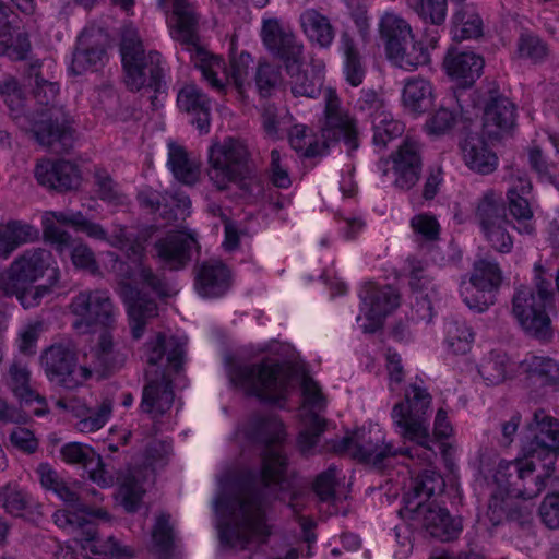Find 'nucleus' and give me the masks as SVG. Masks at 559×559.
<instances>
[{"label":"nucleus","instance_id":"nucleus-1","mask_svg":"<svg viewBox=\"0 0 559 559\" xmlns=\"http://www.w3.org/2000/svg\"><path fill=\"white\" fill-rule=\"evenodd\" d=\"M248 439L264 444L262 468L259 474L250 473L239 495L233 501L235 521L221 528L223 543L235 549H253L264 544L271 534L266 524V499L264 490L272 486L284 490L290 487L286 476L287 459L281 443L284 427L274 415L255 416L247 425Z\"/></svg>","mask_w":559,"mask_h":559},{"label":"nucleus","instance_id":"nucleus-2","mask_svg":"<svg viewBox=\"0 0 559 559\" xmlns=\"http://www.w3.org/2000/svg\"><path fill=\"white\" fill-rule=\"evenodd\" d=\"M35 88L32 99H27L19 83L8 78L0 83V95L7 104L17 127L33 134L43 146L59 152L57 145L64 140L68 130V116L58 99L59 85L43 78L34 66Z\"/></svg>","mask_w":559,"mask_h":559},{"label":"nucleus","instance_id":"nucleus-3","mask_svg":"<svg viewBox=\"0 0 559 559\" xmlns=\"http://www.w3.org/2000/svg\"><path fill=\"white\" fill-rule=\"evenodd\" d=\"M479 473L490 488V499L486 516L492 525L501 523L506 516V497L533 499L555 476V461L551 455L540 459L528 453L525 457L512 461H480Z\"/></svg>","mask_w":559,"mask_h":559},{"label":"nucleus","instance_id":"nucleus-4","mask_svg":"<svg viewBox=\"0 0 559 559\" xmlns=\"http://www.w3.org/2000/svg\"><path fill=\"white\" fill-rule=\"evenodd\" d=\"M107 257L110 272L119 277L122 285L121 295L127 304L132 336L139 340L147 321L156 317L158 311L156 302L142 294L141 289L148 288L158 296H166V285L151 267L141 262H135L134 266H131L114 252H108Z\"/></svg>","mask_w":559,"mask_h":559},{"label":"nucleus","instance_id":"nucleus-5","mask_svg":"<svg viewBox=\"0 0 559 559\" xmlns=\"http://www.w3.org/2000/svg\"><path fill=\"white\" fill-rule=\"evenodd\" d=\"M443 489L444 480L441 475L426 468L412 479L403 501L405 510L413 514L431 537L450 542L462 531L461 521L452 518L447 509L429 502L433 495L442 492Z\"/></svg>","mask_w":559,"mask_h":559},{"label":"nucleus","instance_id":"nucleus-6","mask_svg":"<svg viewBox=\"0 0 559 559\" xmlns=\"http://www.w3.org/2000/svg\"><path fill=\"white\" fill-rule=\"evenodd\" d=\"M405 399L406 404L396 403L392 409L394 429L403 439L416 443L407 451L409 459L416 456L421 463L430 464L437 455L430 445L432 438L428 423L431 395L427 389L413 383L406 390Z\"/></svg>","mask_w":559,"mask_h":559},{"label":"nucleus","instance_id":"nucleus-7","mask_svg":"<svg viewBox=\"0 0 559 559\" xmlns=\"http://www.w3.org/2000/svg\"><path fill=\"white\" fill-rule=\"evenodd\" d=\"M227 376L231 384L245 394L269 402L284 400L292 382L290 370L273 359L230 365Z\"/></svg>","mask_w":559,"mask_h":559},{"label":"nucleus","instance_id":"nucleus-8","mask_svg":"<svg viewBox=\"0 0 559 559\" xmlns=\"http://www.w3.org/2000/svg\"><path fill=\"white\" fill-rule=\"evenodd\" d=\"M120 53L124 70V81L131 91L160 87L165 62L159 52H145L138 29L131 25L124 26L121 33Z\"/></svg>","mask_w":559,"mask_h":559},{"label":"nucleus","instance_id":"nucleus-9","mask_svg":"<svg viewBox=\"0 0 559 559\" xmlns=\"http://www.w3.org/2000/svg\"><path fill=\"white\" fill-rule=\"evenodd\" d=\"M534 282L536 294L530 287H520L513 296V314L520 325L530 334L545 338L550 332L547 308L552 306V276L540 265H535Z\"/></svg>","mask_w":559,"mask_h":559},{"label":"nucleus","instance_id":"nucleus-10","mask_svg":"<svg viewBox=\"0 0 559 559\" xmlns=\"http://www.w3.org/2000/svg\"><path fill=\"white\" fill-rule=\"evenodd\" d=\"M181 25L176 27L175 38L186 46L191 62L201 74L203 81L216 93L226 94L229 86L228 66L225 60L202 47L195 32L197 17L186 13Z\"/></svg>","mask_w":559,"mask_h":559},{"label":"nucleus","instance_id":"nucleus-11","mask_svg":"<svg viewBox=\"0 0 559 559\" xmlns=\"http://www.w3.org/2000/svg\"><path fill=\"white\" fill-rule=\"evenodd\" d=\"M82 511V514L56 511L53 522L62 530L81 532V546L90 559H108L114 555L126 554L112 536L102 539L97 534L95 521L108 522L110 516L107 511L100 508H96L93 513Z\"/></svg>","mask_w":559,"mask_h":559},{"label":"nucleus","instance_id":"nucleus-12","mask_svg":"<svg viewBox=\"0 0 559 559\" xmlns=\"http://www.w3.org/2000/svg\"><path fill=\"white\" fill-rule=\"evenodd\" d=\"M249 156L247 145L238 139L227 138L214 143L209 148L210 181L221 191L239 183L249 174Z\"/></svg>","mask_w":559,"mask_h":559},{"label":"nucleus","instance_id":"nucleus-13","mask_svg":"<svg viewBox=\"0 0 559 559\" xmlns=\"http://www.w3.org/2000/svg\"><path fill=\"white\" fill-rule=\"evenodd\" d=\"M336 452H345L353 459L383 468L397 455L409 457V449L394 448L385 441L383 431L378 426L368 429L362 427L352 435L344 437L334 445Z\"/></svg>","mask_w":559,"mask_h":559},{"label":"nucleus","instance_id":"nucleus-14","mask_svg":"<svg viewBox=\"0 0 559 559\" xmlns=\"http://www.w3.org/2000/svg\"><path fill=\"white\" fill-rule=\"evenodd\" d=\"M474 216L484 238L496 251L506 253L512 249L513 240L508 229L511 224L499 193L493 190L484 192L475 203Z\"/></svg>","mask_w":559,"mask_h":559},{"label":"nucleus","instance_id":"nucleus-15","mask_svg":"<svg viewBox=\"0 0 559 559\" xmlns=\"http://www.w3.org/2000/svg\"><path fill=\"white\" fill-rule=\"evenodd\" d=\"M302 404V429L298 436V447L302 454L308 455L319 442L325 429V420L320 416L326 407V399L321 386L310 376L304 374L300 382Z\"/></svg>","mask_w":559,"mask_h":559},{"label":"nucleus","instance_id":"nucleus-16","mask_svg":"<svg viewBox=\"0 0 559 559\" xmlns=\"http://www.w3.org/2000/svg\"><path fill=\"white\" fill-rule=\"evenodd\" d=\"M69 311L76 318L72 326L79 333H87L96 324L110 326L117 316L109 293L104 289L79 292L72 298Z\"/></svg>","mask_w":559,"mask_h":559},{"label":"nucleus","instance_id":"nucleus-17","mask_svg":"<svg viewBox=\"0 0 559 559\" xmlns=\"http://www.w3.org/2000/svg\"><path fill=\"white\" fill-rule=\"evenodd\" d=\"M423 145L411 136H406L389 158L382 160L379 168L383 175H391L395 189L408 191L419 181L423 168Z\"/></svg>","mask_w":559,"mask_h":559},{"label":"nucleus","instance_id":"nucleus-18","mask_svg":"<svg viewBox=\"0 0 559 559\" xmlns=\"http://www.w3.org/2000/svg\"><path fill=\"white\" fill-rule=\"evenodd\" d=\"M57 224L71 226L75 231L85 234L90 238H104L103 226L98 223L87 219L82 212H56L47 211L41 218L43 236L46 242H49L59 255H62L69 249L72 236L58 227Z\"/></svg>","mask_w":559,"mask_h":559},{"label":"nucleus","instance_id":"nucleus-19","mask_svg":"<svg viewBox=\"0 0 559 559\" xmlns=\"http://www.w3.org/2000/svg\"><path fill=\"white\" fill-rule=\"evenodd\" d=\"M41 365L50 381L68 389L82 385L92 376L90 368L76 366V354L70 342L47 348L41 355Z\"/></svg>","mask_w":559,"mask_h":559},{"label":"nucleus","instance_id":"nucleus-20","mask_svg":"<svg viewBox=\"0 0 559 559\" xmlns=\"http://www.w3.org/2000/svg\"><path fill=\"white\" fill-rule=\"evenodd\" d=\"M502 281L499 265L490 260L480 259L474 263L469 282H462L461 296L469 309L483 312L493 304L492 293Z\"/></svg>","mask_w":559,"mask_h":559},{"label":"nucleus","instance_id":"nucleus-21","mask_svg":"<svg viewBox=\"0 0 559 559\" xmlns=\"http://www.w3.org/2000/svg\"><path fill=\"white\" fill-rule=\"evenodd\" d=\"M261 39L265 48L284 63L287 73L302 66L304 44L278 19L263 20Z\"/></svg>","mask_w":559,"mask_h":559},{"label":"nucleus","instance_id":"nucleus-22","mask_svg":"<svg viewBox=\"0 0 559 559\" xmlns=\"http://www.w3.org/2000/svg\"><path fill=\"white\" fill-rule=\"evenodd\" d=\"M324 120L321 126L324 141H343L349 151L357 150L359 142L356 119L341 106L333 90L328 88L324 92Z\"/></svg>","mask_w":559,"mask_h":559},{"label":"nucleus","instance_id":"nucleus-23","mask_svg":"<svg viewBox=\"0 0 559 559\" xmlns=\"http://www.w3.org/2000/svg\"><path fill=\"white\" fill-rule=\"evenodd\" d=\"M360 299L362 311L368 323H364L365 332H376L381 328L384 318L400 305L397 290L390 286H379L376 283H367L361 292Z\"/></svg>","mask_w":559,"mask_h":559},{"label":"nucleus","instance_id":"nucleus-24","mask_svg":"<svg viewBox=\"0 0 559 559\" xmlns=\"http://www.w3.org/2000/svg\"><path fill=\"white\" fill-rule=\"evenodd\" d=\"M530 439L528 453L556 461V451L559 450V421L549 416L544 409L534 413L533 420L527 426Z\"/></svg>","mask_w":559,"mask_h":559},{"label":"nucleus","instance_id":"nucleus-25","mask_svg":"<svg viewBox=\"0 0 559 559\" xmlns=\"http://www.w3.org/2000/svg\"><path fill=\"white\" fill-rule=\"evenodd\" d=\"M515 106L508 97H491L484 109V134L492 140L509 136L515 127Z\"/></svg>","mask_w":559,"mask_h":559},{"label":"nucleus","instance_id":"nucleus-26","mask_svg":"<svg viewBox=\"0 0 559 559\" xmlns=\"http://www.w3.org/2000/svg\"><path fill=\"white\" fill-rule=\"evenodd\" d=\"M49 287L39 285L33 287L23 276L14 261L9 269L0 273V292L4 296H16L24 308H31L39 304L41 298L49 293Z\"/></svg>","mask_w":559,"mask_h":559},{"label":"nucleus","instance_id":"nucleus-27","mask_svg":"<svg viewBox=\"0 0 559 559\" xmlns=\"http://www.w3.org/2000/svg\"><path fill=\"white\" fill-rule=\"evenodd\" d=\"M198 247L194 235L185 231L168 234L155 243L157 257L170 270L182 269L191 259V251Z\"/></svg>","mask_w":559,"mask_h":559},{"label":"nucleus","instance_id":"nucleus-28","mask_svg":"<svg viewBox=\"0 0 559 559\" xmlns=\"http://www.w3.org/2000/svg\"><path fill=\"white\" fill-rule=\"evenodd\" d=\"M231 285L229 269L218 260L203 262L197 272L195 289L205 298H217L227 293Z\"/></svg>","mask_w":559,"mask_h":559},{"label":"nucleus","instance_id":"nucleus-29","mask_svg":"<svg viewBox=\"0 0 559 559\" xmlns=\"http://www.w3.org/2000/svg\"><path fill=\"white\" fill-rule=\"evenodd\" d=\"M180 110L192 116L191 122L201 133H207L211 120V99L195 83L185 84L178 92Z\"/></svg>","mask_w":559,"mask_h":559},{"label":"nucleus","instance_id":"nucleus-30","mask_svg":"<svg viewBox=\"0 0 559 559\" xmlns=\"http://www.w3.org/2000/svg\"><path fill=\"white\" fill-rule=\"evenodd\" d=\"M185 343L176 336L157 333L154 340L144 345L143 359L152 367L162 362L166 356L167 369L178 372L182 365Z\"/></svg>","mask_w":559,"mask_h":559},{"label":"nucleus","instance_id":"nucleus-31","mask_svg":"<svg viewBox=\"0 0 559 559\" xmlns=\"http://www.w3.org/2000/svg\"><path fill=\"white\" fill-rule=\"evenodd\" d=\"M15 267H19L23 276L33 284L41 278L48 270L52 274L49 277L50 286H53L60 278V271L52 253L44 248H32L25 250L14 260Z\"/></svg>","mask_w":559,"mask_h":559},{"label":"nucleus","instance_id":"nucleus-32","mask_svg":"<svg viewBox=\"0 0 559 559\" xmlns=\"http://www.w3.org/2000/svg\"><path fill=\"white\" fill-rule=\"evenodd\" d=\"M174 402V392L168 371L164 370L162 376L150 379L143 389L141 408L144 413L157 419L168 412Z\"/></svg>","mask_w":559,"mask_h":559},{"label":"nucleus","instance_id":"nucleus-33","mask_svg":"<svg viewBox=\"0 0 559 559\" xmlns=\"http://www.w3.org/2000/svg\"><path fill=\"white\" fill-rule=\"evenodd\" d=\"M443 64L448 75L459 85L466 87L480 76L484 59L474 51L450 50Z\"/></svg>","mask_w":559,"mask_h":559},{"label":"nucleus","instance_id":"nucleus-34","mask_svg":"<svg viewBox=\"0 0 559 559\" xmlns=\"http://www.w3.org/2000/svg\"><path fill=\"white\" fill-rule=\"evenodd\" d=\"M29 371L25 365L14 361L8 372V385L13 394L26 406L36 405L33 413L43 416L48 412L46 400L29 384Z\"/></svg>","mask_w":559,"mask_h":559},{"label":"nucleus","instance_id":"nucleus-35","mask_svg":"<svg viewBox=\"0 0 559 559\" xmlns=\"http://www.w3.org/2000/svg\"><path fill=\"white\" fill-rule=\"evenodd\" d=\"M462 156L465 165L480 175L493 173L498 166V157L488 144L477 135L468 136L462 145Z\"/></svg>","mask_w":559,"mask_h":559},{"label":"nucleus","instance_id":"nucleus-36","mask_svg":"<svg viewBox=\"0 0 559 559\" xmlns=\"http://www.w3.org/2000/svg\"><path fill=\"white\" fill-rule=\"evenodd\" d=\"M385 53L394 66L406 71H414L430 61L429 51L421 41L415 40L414 36L406 39L405 43H400Z\"/></svg>","mask_w":559,"mask_h":559},{"label":"nucleus","instance_id":"nucleus-37","mask_svg":"<svg viewBox=\"0 0 559 559\" xmlns=\"http://www.w3.org/2000/svg\"><path fill=\"white\" fill-rule=\"evenodd\" d=\"M299 23L307 38L322 48H328L335 37L330 19L316 9H307L299 16Z\"/></svg>","mask_w":559,"mask_h":559},{"label":"nucleus","instance_id":"nucleus-38","mask_svg":"<svg viewBox=\"0 0 559 559\" xmlns=\"http://www.w3.org/2000/svg\"><path fill=\"white\" fill-rule=\"evenodd\" d=\"M402 104L408 112L414 115L427 111L433 104L430 82L419 76L406 80L402 91Z\"/></svg>","mask_w":559,"mask_h":559},{"label":"nucleus","instance_id":"nucleus-39","mask_svg":"<svg viewBox=\"0 0 559 559\" xmlns=\"http://www.w3.org/2000/svg\"><path fill=\"white\" fill-rule=\"evenodd\" d=\"M106 59L104 47L91 40L88 34L82 33L79 37L78 46L73 52L71 71L74 74H81L87 70H96L103 66Z\"/></svg>","mask_w":559,"mask_h":559},{"label":"nucleus","instance_id":"nucleus-40","mask_svg":"<svg viewBox=\"0 0 559 559\" xmlns=\"http://www.w3.org/2000/svg\"><path fill=\"white\" fill-rule=\"evenodd\" d=\"M168 167L175 178L188 186L194 185L200 178V164L191 157L186 148L177 143H168Z\"/></svg>","mask_w":559,"mask_h":559},{"label":"nucleus","instance_id":"nucleus-41","mask_svg":"<svg viewBox=\"0 0 559 559\" xmlns=\"http://www.w3.org/2000/svg\"><path fill=\"white\" fill-rule=\"evenodd\" d=\"M451 33L455 40L473 39L483 34V21L473 4H460L452 16Z\"/></svg>","mask_w":559,"mask_h":559},{"label":"nucleus","instance_id":"nucleus-42","mask_svg":"<svg viewBox=\"0 0 559 559\" xmlns=\"http://www.w3.org/2000/svg\"><path fill=\"white\" fill-rule=\"evenodd\" d=\"M10 9L0 2V55H7L10 58H25L29 43L27 37L17 33L13 35L8 21Z\"/></svg>","mask_w":559,"mask_h":559},{"label":"nucleus","instance_id":"nucleus-43","mask_svg":"<svg viewBox=\"0 0 559 559\" xmlns=\"http://www.w3.org/2000/svg\"><path fill=\"white\" fill-rule=\"evenodd\" d=\"M372 130L373 145L383 150L394 139L401 136L404 132V123L393 117L390 111H379L373 115Z\"/></svg>","mask_w":559,"mask_h":559},{"label":"nucleus","instance_id":"nucleus-44","mask_svg":"<svg viewBox=\"0 0 559 559\" xmlns=\"http://www.w3.org/2000/svg\"><path fill=\"white\" fill-rule=\"evenodd\" d=\"M380 35L385 52L414 36L411 25L394 13H385L380 21Z\"/></svg>","mask_w":559,"mask_h":559},{"label":"nucleus","instance_id":"nucleus-45","mask_svg":"<svg viewBox=\"0 0 559 559\" xmlns=\"http://www.w3.org/2000/svg\"><path fill=\"white\" fill-rule=\"evenodd\" d=\"M520 367L531 377H536L547 384H559V364L550 357L527 354Z\"/></svg>","mask_w":559,"mask_h":559},{"label":"nucleus","instance_id":"nucleus-46","mask_svg":"<svg viewBox=\"0 0 559 559\" xmlns=\"http://www.w3.org/2000/svg\"><path fill=\"white\" fill-rule=\"evenodd\" d=\"M341 50L344 55V73L346 81L352 86H358L362 83L365 78V68L354 41L347 33H343L340 39Z\"/></svg>","mask_w":559,"mask_h":559},{"label":"nucleus","instance_id":"nucleus-47","mask_svg":"<svg viewBox=\"0 0 559 559\" xmlns=\"http://www.w3.org/2000/svg\"><path fill=\"white\" fill-rule=\"evenodd\" d=\"M32 497L16 483L10 481L0 487V506L14 516H22L32 506Z\"/></svg>","mask_w":559,"mask_h":559},{"label":"nucleus","instance_id":"nucleus-48","mask_svg":"<svg viewBox=\"0 0 559 559\" xmlns=\"http://www.w3.org/2000/svg\"><path fill=\"white\" fill-rule=\"evenodd\" d=\"M300 67L288 73L290 75L292 93L295 97L314 98L320 94L323 85V75L320 71H301Z\"/></svg>","mask_w":559,"mask_h":559},{"label":"nucleus","instance_id":"nucleus-49","mask_svg":"<svg viewBox=\"0 0 559 559\" xmlns=\"http://www.w3.org/2000/svg\"><path fill=\"white\" fill-rule=\"evenodd\" d=\"M509 211L515 218L520 234L532 235L535 231L534 224L532 223L533 212L530 207L526 195H515V188H509L508 193Z\"/></svg>","mask_w":559,"mask_h":559},{"label":"nucleus","instance_id":"nucleus-50","mask_svg":"<svg viewBox=\"0 0 559 559\" xmlns=\"http://www.w3.org/2000/svg\"><path fill=\"white\" fill-rule=\"evenodd\" d=\"M508 356L498 350H492L479 365V373L488 384H498L504 381L509 372Z\"/></svg>","mask_w":559,"mask_h":559},{"label":"nucleus","instance_id":"nucleus-51","mask_svg":"<svg viewBox=\"0 0 559 559\" xmlns=\"http://www.w3.org/2000/svg\"><path fill=\"white\" fill-rule=\"evenodd\" d=\"M445 344L453 354H466L474 341L472 329L463 321H450L445 325Z\"/></svg>","mask_w":559,"mask_h":559},{"label":"nucleus","instance_id":"nucleus-52","mask_svg":"<svg viewBox=\"0 0 559 559\" xmlns=\"http://www.w3.org/2000/svg\"><path fill=\"white\" fill-rule=\"evenodd\" d=\"M516 55L533 63H542L549 56V47L539 36L522 33L516 43Z\"/></svg>","mask_w":559,"mask_h":559},{"label":"nucleus","instance_id":"nucleus-53","mask_svg":"<svg viewBox=\"0 0 559 559\" xmlns=\"http://www.w3.org/2000/svg\"><path fill=\"white\" fill-rule=\"evenodd\" d=\"M289 143L293 150L306 157L320 155L326 147L325 143L314 140L311 130L302 124H296L290 129Z\"/></svg>","mask_w":559,"mask_h":559},{"label":"nucleus","instance_id":"nucleus-54","mask_svg":"<svg viewBox=\"0 0 559 559\" xmlns=\"http://www.w3.org/2000/svg\"><path fill=\"white\" fill-rule=\"evenodd\" d=\"M152 540L153 549L157 554L158 559H169L174 545V532L169 515L160 514L157 516L152 531Z\"/></svg>","mask_w":559,"mask_h":559},{"label":"nucleus","instance_id":"nucleus-55","mask_svg":"<svg viewBox=\"0 0 559 559\" xmlns=\"http://www.w3.org/2000/svg\"><path fill=\"white\" fill-rule=\"evenodd\" d=\"M408 7L426 23L440 26L447 17V0H406Z\"/></svg>","mask_w":559,"mask_h":559},{"label":"nucleus","instance_id":"nucleus-56","mask_svg":"<svg viewBox=\"0 0 559 559\" xmlns=\"http://www.w3.org/2000/svg\"><path fill=\"white\" fill-rule=\"evenodd\" d=\"M112 405L114 401L110 397H104L95 408H91L90 414L78 421V430L90 433L102 429L111 416Z\"/></svg>","mask_w":559,"mask_h":559},{"label":"nucleus","instance_id":"nucleus-57","mask_svg":"<svg viewBox=\"0 0 559 559\" xmlns=\"http://www.w3.org/2000/svg\"><path fill=\"white\" fill-rule=\"evenodd\" d=\"M539 516L547 527H559V476L549 483V492L539 507Z\"/></svg>","mask_w":559,"mask_h":559},{"label":"nucleus","instance_id":"nucleus-58","mask_svg":"<svg viewBox=\"0 0 559 559\" xmlns=\"http://www.w3.org/2000/svg\"><path fill=\"white\" fill-rule=\"evenodd\" d=\"M94 180L95 192L100 200L109 204L124 203V194L119 190L118 185L112 180L107 170L96 168Z\"/></svg>","mask_w":559,"mask_h":559},{"label":"nucleus","instance_id":"nucleus-59","mask_svg":"<svg viewBox=\"0 0 559 559\" xmlns=\"http://www.w3.org/2000/svg\"><path fill=\"white\" fill-rule=\"evenodd\" d=\"M252 63V58L248 52L242 51L238 56H233L228 66L229 86L233 85L241 95L248 84V73Z\"/></svg>","mask_w":559,"mask_h":559},{"label":"nucleus","instance_id":"nucleus-60","mask_svg":"<svg viewBox=\"0 0 559 559\" xmlns=\"http://www.w3.org/2000/svg\"><path fill=\"white\" fill-rule=\"evenodd\" d=\"M104 238H95L96 240L105 241L111 247L120 250L131 251V255L138 258L142 254L143 248L139 242H135L131 235L128 233L127 227L122 225H114L110 234L103 227Z\"/></svg>","mask_w":559,"mask_h":559},{"label":"nucleus","instance_id":"nucleus-61","mask_svg":"<svg viewBox=\"0 0 559 559\" xmlns=\"http://www.w3.org/2000/svg\"><path fill=\"white\" fill-rule=\"evenodd\" d=\"M269 177L271 182L281 189H287L292 185L288 173V156L280 150L270 153Z\"/></svg>","mask_w":559,"mask_h":559},{"label":"nucleus","instance_id":"nucleus-62","mask_svg":"<svg viewBox=\"0 0 559 559\" xmlns=\"http://www.w3.org/2000/svg\"><path fill=\"white\" fill-rule=\"evenodd\" d=\"M61 459L67 464H79L87 466L96 459L93 449L80 442H68L60 449Z\"/></svg>","mask_w":559,"mask_h":559},{"label":"nucleus","instance_id":"nucleus-63","mask_svg":"<svg viewBox=\"0 0 559 559\" xmlns=\"http://www.w3.org/2000/svg\"><path fill=\"white\" fill-rule=\"evenodd\" d=\"M406 270L409 278V286L413 290H424L432 283V276L428 264L421 260L409 258L406 261Z\"/></svg>","mask_w":559,"mask_h":559},{"label":"nucleus","instance_id":"nucleus-64","mask_svg":"<svg viewBox=\"0 0 559 559\" xmlns=\"http://www.w3.org/2000/svg\"><path fill=\"white\" fill-rule=\"evenodd\" d=\"M281 82L280 70L269 62H260L255 83L257 87L262 96L270 95L271 91Z\"/></svg>","mask_w":559,"mask_h":559}]
</instances>
